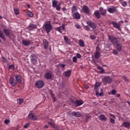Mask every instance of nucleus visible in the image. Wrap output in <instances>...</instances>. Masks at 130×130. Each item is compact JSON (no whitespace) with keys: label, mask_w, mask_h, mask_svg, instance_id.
<instances>
[{"label":"nucleus","mask_w":130,"mask_h":130,"mask_svg":"<svg viewBox=\"0 0 130 130\" xmlns=\"http://www.w3.org/2000/svg\"><path fill=\"white\" fill-rule=\"evenodd\" d=\"M57 31H58L60 33H61V26L58 27L56 28Z\"/></svg>","instance_id":"obj_43"},{"label":"nucleus","mask_w":130,"mask_h":130,"mask_svg":"<svg viewBox=\"0 0 130 130\" xmlns=\"http://www.w3.org/2000/svg\"><path fill=\"white\" fill-rule=\"evenodd\" d=\"M49 124H50V125H51V126H52L53 127L55 126V124H54V123L53 122H49Z\"/></svg>","instance_id":"obj_50"},{"label":"nucleus","mask_w":130,"mask_h":130,"mask_svg":"<svg viewBox=\"0 0 130 130\" xmlns=\"http://www.w3.org/2000/svg\"><path fill=\"white\" fill-rule=\"evenodd\" d=\"M9 83L12 86V87H15L17 84V81H16V79H14V77L13 76H11L9 80Z\"/></svg>","instance_id":"obj_6"},{"label":"nucleus","mask_w":130,"mask_h":130,"mask_svg":"<svg viewBox=\"0 0 130 130\" xmlns=\"http://www.w3.org/2000/svg\"><path fill=\"white\" fill-rule=\"evenodd\" d=\"M57 1H53L52 2V7L53 8H56V7L57 6Z\"/></svg>","instance_id":"obj_36"},{"label":"nucleus","mask_w":130,"mask_h":130,"mask_svg":"<svg viewBox=\"0 0 130 130\" xmlns=\"http://www.w3.org/2000/svg\"><path fill=\"white\" fill-rule=\"evenodd\" d=\"M117 9L116 7L111 6V7L108 8V12L110 14H113V13H117Z\"/></svg>","instance_id":"obj_7"},{"label":"nucleus","mask_w":130,"mask_h":130,"mask_svg":"<svg viewBox=\"0 0 130 130\" xmlns=\"http://www.w3.org/2000/svg\"><path fill=\"white\" fill-rule=\"evenodd\" d=\"M99 95L100 97H102V96H104V93H103V92H102L101 93H99Z\"/></svg>","instance_id":"obj_62"},{"label":"nucleus","mask_w":130,"mask_h":130,"mask_svg":"<svg viewBox=\"0 0 130 130\" xmlns=\"http://www.w3.org/2000/svg\"><path fill=\"white\" fill-rule=\"evenodd\" d=\"M10 120L5 119V120L4 121V123L6 124H9V123H10Z\"/></svg>","instance_id":"obj_47"},{"label":"nucleus","mask_w":130,"mask_h":130,"mask_svg":"<svg viewBox=\"0 0 130 130\" xmlns=\"http://www.w3.org/2000/svg\"><path fill=\"white\" fill-rule=\"evenodd\" d=\"M22 44L24 46H30L31 41L22 40Z\"/></svg>","instance_id":"obj_16"},{"label":"nucleus","mask_w":130,"mask_h":130,"mask_svg":"<svg viewBox=\"0 0 130 130\" xmlns=\"http://www.w3.org/2000/svg\"><path fill=\"white\" fill-rule=\"evenodd\" d=\"M94 57H95V59H99V58L100 57V53L98 51H96L94 53Z\"/></svg>","instance_id":"obj_32"},{"label":"nucleus","mask_w":130,"mask_h":130,"mask_svg":"<svg viewBox=\"0 0 130 130\" xmlns=\"http://www.w3.org/2000/svg\"><path fill=\"white\" fill-rule=\"evenodd\" d=\"M71 114L75 117H80L81 116V113L79 112L73 111L71 113Z\"/></svg>","instance_id":"obj_15"},{"label":"nucleus","mask_w":130,"mask_h":130,"mask_svg":"<svg viewBox=\"0 0 130 130\" xmlns=\"http://www.w3.org/2000/svg\"><path fill=\"white\" fill-rule=\"evenodd\" d=\"M123 126L128 128L130 127V122H124L122 124Z\"/></svg>","instance_id":"obj_27"},{"label":"nucleus","mask_w":130,"mask_h":130,"mask_svg":"<svg viewBox=\"0 0 130 130\" xmlns=\"http://www.w3.org/2000/svg\"><path fill=\"white\" fill-rule=\"evenodd\" d=\"M73 62H77V61H78V58H77V56L73 57Z\"/></svg>","instance_id":"obj_41"},{"label":"nucleus","mask_w":130,"mask_h":130,"mask_svg":"<svg viewBox=\"0 0 130 130\" xmlns=\"http://www.w3.org/2000/svg\"><path fill=\"white\" fill-rule=\"evenodd\" d=\"M108 38L113 45H116L119 43V40L113 36H108Z\"/></svg>","instance_id":"obj_1"},{"label":"nucleus","mask_w":130,"mask_h":130,"mask_svg":"<svg viewBox=\"0 0 130 130\" xmlns=\"http://www.w3.org/2000/svg\"><path fill=\"white\" fill-rule=\"evenodd\" d=\"M27 16L28 17H30V18H32V17H33L34 15L32 12H30L27 13Z\"/></svg>","instance_id":"obj_42"},{"label":"nucleus","mask_w":130,"mask_h":130,"mask_svg":"<svg viewBox=\"0 0 130 130\" xmlns=\"http://www.w3.org/2000/svg\"><path fill=\"white\" fill-rule=\"evenodd\" d=\"M64 40L65 42H66L67 44H69V45L71 44V41L70 40V39H69L68 37L64 36Z\"/></svg>","instance_id":"obj_30"},{"label":"nucleus","mask_w":130,"mask_h":130,"mask_svg":"<svg viewBox=\"0 0 130 130\" xmlns=\"http://www.w3.org/2000/svg\"><path fill=\"white\" fill-rule=\"evenodd\" d=\"M8 70H13L15 71V65L14 64H12L8 67Z\"/></svg>","instance_id":"obj_37"},{"label":"nucleus","mask_w":130,"mask_h":130,"mask_svg":"<svg viewBox=\"0 0 130 130\" xmlns=\"http://www.w3.org/2000/svg\"><path fill=\"white\" fill-rule=\"evenodd\" d=\"M75 27H76V28L77 29H80L81 28V26H80V25L78 24H75Z\"/></svg>","instance_id":"obj_57"},{"label":"nucleus","mask_w":130,"mask_h":130,"mask_svg":"<svg viewBox=\"0 0 130 130\" xmlns=\"http://www.w3.org/2000/svg\"><path fill=\"white\" fill-rule=\"evenodd\" d=\"M31 58H30V60L31 62H36L37 61V60L36 59V58L34 56V55H31L30 56Z\"/></svg>","instance_id":"obj_33"},{"label":"nucleus","mask_w":130,"mask_h":130,"mask_svg":"<svg viewBox=\"0 0 130 130\" xmlns=\"http://www.w3.org/2000/svg\"><path fill=\"white\" fill-rule=\"evenodd\" d=\"M79 45L81 47H84L85 46V43H84V41L82 40H79Z\"/></svg>","instance_id":"obj_34"},{"label":"nucleus","mask_w":130,"mask_h":130,"mask_svg":"<svg viewBox=\"0 0 130 130\" xmlns=\"http://www.w3.org/2000/svg\"><path fill=\"white\" fill-rule=\"evenodd\" d=\"M72 102L77 107L81 106V105H83L84 103L82 100H76V101H72Z\"/></svg>","instance_id":"obj_8"},{"label":"nucleus","mask_w":130,"mask_h":130,"mask_svg":"<svg viewBox=\"0 0 130 130\" xmlns=\"http://www.w3.org/2000/svg\"><path fill=\"white\" fill-rule=\"evenodd\" d=\"M85 29L86 31H90V27L87 25L85 26Z\"/></svg>","instance_id":"obj_51"},{"label":"nucleus","mask_w":130,"mask_h":130,"mask_svg":"<svg viewBox=\"0 0 130 130\" xmlns=\"http://www.w3.org/2000/svg\"><path fill=\"white\" fill-rule=\"evenodd\" d=\"M43 42L44 43L45 49H47V48H48V41L46 39H44L43 40Z\"/></svg>","instance_id":"obj_21"},{"label":"nucleus","mask_w":130,"mask_h":130,"mask_svg":"<svg viewBox=\"0 0 130 130\" xmlns=\"http://www.w3.org/2000/svg\"><path fill=\"white\" fill-rule=\"evenodd\" d=\"M23 99H18V103L19 104L21 105L22 103H23Z\"/></svg>","instance_id":"obj_44"},{"label":"nucleus","mask_w":130,"mask_h":130,"mask_svg":"<svg viewBox=\"0 0 130 130\" xmlns=\"http://www.w3.org/2000/svg\"><path fill=\"white\" fill-rule=\"evenodd\" d=\"M3 32L4 34L6 35V36H10V30L8 29L4 28L3 29Z\"/></svg>","instance_id":"obj_26"},{"label":"nucleus","mask_w":130,"mask_h":130,"mask_svg":"<svg viewBox=\"0 0 130 130\" xmlns=\"http://www.w3.org/2000/svg\"><path fill=\"white\" fill-rule=\"evenodd\" d=\"M121 5L123 7H126L127 6V3L125 1H123L121 2Z\"/></svg>","instance_id":"obj_38"},{"label":"nucleus","mask_w":130,"mask_h":130,"mask_svg":"<svg viewBox=\"0 0 130 130\" xmlns=\"http://www.w3.org/2000/svg\"><path fill=\"white\" fill-rule=\"evenodd\" d=\"M44 26L47 34H49V32L52 30V25L50 23H46Z\"/></svg>","instance_id":"obj_5"},{"label":"nucleus","mask_w":130,"mask_h":130,"mask_svg":"<svg viewBox=\"0 0 130 130\" xmlns=\"http://www.w3.org/2000/svg\"><path fill=\"white\" fill-rule=\"evenodd\" d=\"M107 13V11L106 10H104V11H102V12H101V15H102V16H106V14Z\"/></svg>","instance_id":"obj_39"},{"label":"nucleus","mask_w":130,"mask_h":130,"mask_svg":"<svg viewBox=\"0 0 130 130\" xmlns=\"http://www.w3.org/2000/svg\"><path fill=\"white\" fill-rule=\"evenodd\" d=\"M84 88H85V89H89V85H88L87 84H85L84 85Z\"/></svg>","instance_id":"obj_63"},{"label":"nucleus","mask_w":130,"mask_h":130,"mask_svg":"<svg viewBox=\"0 0 130 130\" xmlns=\"http://www.w3.org/2000/svg\"><path fill=\"white\" fill-rule=\"evenodd\" d=\"M94 90H95L96 95L98 96L99 95V87L96 86V85H94Z\"/></svg>","instance_id":"obj_29"},{"label":"nucleus","mask_w":130,"mask_h":130,"mask_svg":"<svg viewBox=\"0 0 130 130\" xmlns=\"http://www.w3.org/2000/svg\"><path fill=\"white\" fill-rule=\"evenodd\" d=\"M71 75H72V70H68L64 72V76L67 77V78L71 77Z\"/></svg>","instance_id":"obj_17"},{"label":"nucleus","mask_w":130,"mask_h":130,"mask_svg":"<svg viewBox=\"0 0 130 130\" xmlns=\"http://www.w3.org/2000/svg\"><path fill=\"white\" fill-rule=\"evenodd\" d=\"M45 78L47 80H50L52 78V73L51 72H47L45 74Z\"/></svg>","instance_id":"obj_12"},{"label":"nucleus","mask_w":130,"mask_h":130,"mask_svg":"<svg viewBox=\"0 0 130 130\" xmlns=\"http://www.w3.org/2000/svg\"><path fill=\"white\" fill-rule=\"evenodd\" d=\"M76 56L77 57V58H81V57H82V56L81 55V54L78 53L76 55Z\"/></svg>","instance_id":"obj_54"},{"label":"nucleus","mask_w":130,"mask_h":130,"mask_svg":"<svg viewBox=\"0 0 130 130\" xmlns=\"http://www.w3.org/2000/svg\"><path fill=\"white\" fill-rule=\"evenodd\" d=\"M115 46L117 51H121L122 50V44L118 43Z\"/></svg>","instance_id":"obj_11"},{"label":"nucleus","mask_w":130,"mask_h":130,"mask_svg":"<svg viewBox=\"0 0 130 130\" xmlns=\"http://www.w3.org/2000/svg\"><path fill=\"white\" fill-rule=\"evenodd\" d=\"M99 10H100V12L101 13L102 12H103L104 11H105V10H104V9H103V8L102 7H100L99 8Z\"/></svg>","instance_id":"obj_59"},{"label":"nucleus","mask_w":130,"mask_h":130,"mask_svg":"<svg viewBox=\"0 0 130 130\" xmlns=\"http://www.w3.org/2000/svg\"><path fill=\"white\" fill-rule=\"evenodd\" d=\"M83 117L85 120V121L88 122L89 119L91 118V115H90L89 114L85 113L83 115Z\"/></svg>","instance_id":"obj_14"},{"label":"nucleus","mask_w":130,"mask_h":130,"mask_svg":"<svg viewBox=\"0 0 130 130\" xmlns=\"http://www.w3.org/2000/svg\"><path fill=\"white\" fill-rule=\"evenodd\" d=\"M110 121L111 123H113V124L115 123V120H114L112 118H110Z\"/></svg>","instance_id":"obj_40"},{"label":"nucleus","mask_w":130,"mask_h":130,"mask_svg":"<svg viewBox=\"0 0 130 130\" xmlns=\"http://www.w3.org/2000/svg\"><path fill=\"white\" fill-rule=\"evenodd\" d=\"M113 53L114 54H118V52H117V51L116 50H114L113 52Z\"/></svg>","instance_id":"obj_61"},{"label":"nucleus","mask_w":130,"mask_h":130,"mask_svg":"<svg viewBox=\"0 0 130 130\" xmlns=\"http://www.w3.org/2000/svg\"><path fill=\"white\" fill-rule=\"evenodd\" d=\"M2 60L3 62H7V61H8V60H7V58H5L4 57H2Z\"/></svg>","instance_id":"obj_53"},{"label":"nucleus","mask_w":130,"mask_h":130,"mask_svg":"<svg viewBox=\"0 0 130 130\" xmlns=\"http://www.w3.org/2000/svg\"><path fill=\"white\" fill-rule=\"evenodd\" d=\"M97 69H98V70H99V71H100V73L101 74H105V70H104L103 68H102L100 66H98Z\"/></svg>","instance_id":"obj_24"},{"label":"nucleus","mask_w":130,"mask_h":130,"mask_svg":"<svg viewBox=\"0 0 130 130\" xmlns=\"http://www.w3.org/2000/svg\"><path fill=\"white\" fill-rule=\"evenodd\" d=\"M100 85H101V84L100 83V82H97L95 83V84H94V86H96V87H100Z\"/></svg>","instance_id":"obj_45"},{"label":"nucleus","mask_w":130,"mask_h":130,"mask_svg":"<svg viewBox=\"0 0 130 130\" xmlns=\"http://www.w3.org/2000/svg\"><path fill=\"white\" fill-rule=\"evenodd\" d=\"M82 10L84 13H86V14H88V13L90 12L89 10V8H88V6H83Z\"/></svg>","instance_id":"obj_20"},{"label":"nucleus","mask_w":130,"mask_h":130,"mask_svg":"<svg viewBox=\"0 0 130 130\" xmlns=\"http://www.w3.org/2000/svg\"><path fill=\"white\" fill-rule=\"evenodd\" d=\"M111 24H112L113 27L119 30L120 29V25H119L115 21H112Z\"/></svg>","instance_id":"obj_19"},{"label":"nucleus","mask_w":130,"mask_h":130,"mask_svg":"<svg viewBox=\"0 0 130 130\" xmlns=\"http://www.w3.org/2000/svg\"><path fill=\"white\" fill-rule=\"evenodd\" d=\"M110 118H112V117H113V118H115V116L112 114H110Z\"/></svg>","instance_id":"obj_60"},{"label":"nucleus","mask_w":130,"mask_h":130,"mask_svg":"<svg viewBox=\"0 0 130 130\" xmlns=\"http://www.w3.org/2000/svg\"><path fill=\"white\" fill-rule=\"evenodd\" d=\"M15 79L16 82H17L18 84H21V83H22V77L20 75L16 74Z\"/></svg>","instance_id":"obj_10"},{"label":"nucleus","mask_w":130,"mask_h":130,"mask_svg":"<svg viewBox=\"0 0 130 130\" xmlns=\"http://www.w3.org/2000/svg\"><path fill=\"white\" fill-rule=\"evenodd\" d=\"M86 24H88L91 29H96V24L94 22H93L92 21H87L86 22Z\"/></svg>","instance_id":"obj_9"},{"label":"nucleus","mask_w":130,"mask_h":130,"mask_svg":"<svg viewBox=\"0 0 130 130\" xmlns=\"http://www.w3.org/2000/svg\"><path fill=\"white\" fill-rule=\"evenodd\" d=\"M62 30H66V26H64V25H62Z\"/></svg>","instance_id":"obj_64"},{"label":"nucleus","mask_w":130,"mask_h":130,"mask_svg":"<svg viewBox=\"0 0 130 130\" xmlns=\"http://www.w3.org/2000/svg\"><path fill=\"white\" fill-rule=\"evenodd\" d=\"M116 93V90L115 89H113L111 91V94L112 95H114Z\"/></svg>","instance_id":"obj_52"},{"label":"nucleus","mask_w":130,"mask_h":130,"mask_svg":"<svg viewBox=\"0 0 130 130\" xmlns=\"http://www.w3.org/2000/svg\"><path fill=\"white\" fill-rule=\"evenodd\" d=\"M72 16L76 20H80L81 19V15L78 12H75L72 15Z\"/></svg>","instance_id":"obj_13"},{"label":"nucleus","mask_w":130,"mask_h":130,"mask_svg":"<svg viewBox=\"0 0 130 130\" xmlns=\"http://www.w3.org/2000/svg\"><path fill=\"white\" fill-rule=\"evenodd\" d=\"M91 39H92V40H95V39H96V36H94V35H91L90 36Z\"/></svg>","instance_id":"obj_49"},{"label":"nucleus","mask_w":130,"mask_h":130,"mask_svg":"<svg viewBox=\"0 0 130 130\" xmlns=\"http://www.w3.org/2000/svg\"><path fill=\"white\" fill-rule=\"evenodd\" d=\"M123 78L124 79V81H125V82H129V79H127V77L123 76Z\"/></svg>","instance_id":"obj_46"},{"label":"nucleus","mask_w":130,"mask_h":130,"mask_svg":"<svg viewBox=\"0 0 130 130\" xmlns=\"http://www.w3.org/2000/svg\"><path fill=\"white\" fill-rule=\"evenodd\" d=\"M112 81V78L109 76H106L103 79V83H106V84H111Z\"/></svg>","instance_id":"obj_4"},{"label":"nucleus","mask_w":130,"mask_h":130,"mask_svg":"<svg viewBox=\"0 0 130 130\" xmlns=\"http://www.w3.org/2000/svg\"><path fill=\"white\" fill-rule=\"evenodd\" d=\"M0 37L3 40H6V37L5 36L4 32H3V30H2V29H0Z\"/></svg>","instance_id":"obj_28"},{"label":"nucleus","mask_w":130,"mask_h":130,"mask_svg":"<svg viewBox=\"0 0 130 130\" xmlns=\"http://www.w3.org/2000/svg\"><path fill=\"white\" fill-rule=\"evenodd\" d=\"M55 130H59V127L58 126L55 125L54 127Z\"/></svg>","instance_id":"obj_56"},{"label":"nucleus","mask_w":130,"mask_h":130,"mask_svg":"<svg viewBox=\"0 0 130 130\" xmlns=\"http://www.w3.org/2000/svg\"><path fill=\"white\" fill-rule=\"evenodd\" d=\"M49 92L50 93L51 97H52V99L53 100V102H55L56 101V98H55L53 92H52V90H49Z\"/></svg>","instance_id":"obj_22"},{"label":"nucleus","mask_w":130,"mask_h":130,"mask_svg":"<svg viewBox=\"0 0 130 130\" xmlns=\"http://www.w3.org/2000/svg\"><path fill=\"white\" fill-rule=\"evenodd\" d=\"M44 81L43 80H39L36 83V87L38 88L39 89H41V88H43L44 87Z\"/></svg>","instance_id":"obj_3"},{"label":"nucleus","mask_w":130,"mask_h":130,"mask_svg":"<svg viewBox=\"0 0 130 130\" xmlns=\"http://www.w3.org/2000/svg\"><path fill=\"white\" fill-rule=\"evenodd\" d=\"M27 117L29 120H32L33 121H36L38 120V117L34 113L30 112L28 114Z\"/></svg>","instance_id":"obj_2"},{"label":"nucleus","mask_w":130,"mask_h":130,"mask_svg":"<svg viewBox=\"0 0 130 130\" xmlns=\"http://www.w3.org/2000/svg\"><path fill=\"white\" fill-rule=\"evenodd\" d=\"M78 11V9H77V7L75 6H73L71 8V13L72 14H74L76 12Z\"/></svg>","instance_id":"obj_25"},{"label":"nucleus","mask_w":130,"mask_h":130,"mask_svg":"<svg viewBox=\"0 0 130 130\" xmlns=\"http://www.w3.org/2000/svg\"><path fill=\"white\" fill-rule=\"evenodd\" d=\"M30 125V123H27L26 124L24 125V128H28V126Z\"/></svg>","instance_id":"obj_48"},{"label":"nucleus","mask_w":130,"mask_h":130,"mask_svg":"<svg viewBox=\"0 0 130 130\" xmlns=\"http://www.w3.org/2000/svg\"><path fill=\"white\" fill-rule=\"evenodd\" d=\"M28 28L29 29H36V28H37V25H35V24H30L28 25Z\"/></svg>","instance_id":"obj_31"},{"label":"nucleus","mask_w":130,"mask_h":130,"mask_svg":"<svg viewBox=\"0 0 130 130\" xmlns=\"http://www.w3.org/2000/svg\"><path fill=\"white\" fill-rule=\"evenodd\" d=\"M56 9L57 11H60V6H59L58 5L56 7Z\"/></svg>","instance_id":"obj_55"},{"label":"nucleus","mask_w":130,"mask_h":130,"mask_svg":"<svg viewBox=\"0 0 130 130\" xmlns=\"http://www.w3.org/2000/svg\"><path fill=\"white\" fill-rule=\"evenodd\" d=\"M60 66L61 68H62V69H64L66 68V64L60 63Z\"/></svg>","instance_id":"obj_58"},{"label":"nucleus","mask_w":130,"mask_h":130,"mask_svg":"<svg viewBox=\"0 0 130 130\" xmlns=\"http://www.w3.org/2000/svg\"><path fill=\"white\" fill-rule=\"evenodd\" d=\"M95 18L98 19H100L101 16H100V12L98 10L95 11L94 13Z\"/></svg>","instance_id":"obj_23"},{"label":"nucleus","mask_w":130,"mask_h":130,"mask_svg":"<svg viewBox=\"0 0 130 130\" xmlns=\"http://www.w3.org/2000/svg\"><path fill=\"white\" fill-rule=\"evenodd\" d=\"M14 12L15 15H20V11L18 8H14Z\"/></svg>","instance_id":"obj_35"},{"label":"nucleus","mask_w":130,"mask_h":130,"mask_svg":"<svg viewBox=\"0 0 130 130\" xmlns=\"http://www.w3.org/2000/svg\"><path fill=\"white\" fill-rule=\"evenodd\" d=\"M100 120L102 121H107V117L104 114H101L99 116Z\"/></svg>","instance_id":"obj_18"}]
</instances>
